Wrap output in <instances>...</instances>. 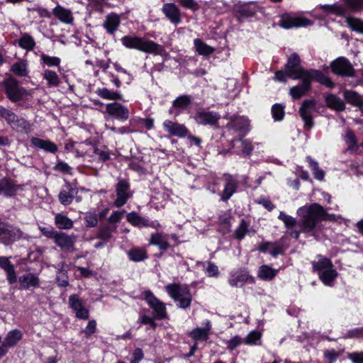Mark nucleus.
<instances>
[{"label": "nucleus", "mask_w": 363, "mask_h": 363, "mask_svg": "<svg viewBox=\"0 0 363 363\" xmlns=\"http://www.w3.org/2000/svg\"><path fill=\"white\" fill-rule=\"evenodd\" d=\"M220 118V114L215 111H197L194 116V119L197 123L211 126L216 125Z\"/></svg>", "instance_id": "20"}, {"label": "nucleus", "mask_w": 363, "mask_h": 363, "mask_svg": "<svg viewBox=\"0 0 363 363\" xmlns=\"http://www.w3.org/2000/svg\"><path fill=\"white\" fill-rule=\"evenodd\" d=\"M15 114L16 113L11 109H8L0 105V121L4 120L8 125L12 118H13V117H15Z\"/></svg>", "instance_id": "63"}, {"label": "nucleus", "mask_w": 363, "mask_h": 363, "mask_svg": "<svg viewBox=\"0 0 363 363\" xmlns=\"http://www.w3.org/2000/svg\"><path fill=\"white\" fill-rule=\"evenodd\" d=\"M237 140L241 142L242 154L245 156L251 155L254 150L252 141L250 139H244L242 136H239Z\"/></svg>", "instance_id": "60"}, {"label": "nucleus", "mask_w": 363, "mask_h": 363, "mask_svg": "<svg viewBox=\"0 0 363 363\" xmlns=\"http://www.w3.org/2000/svg\"><path fill=\"white\" fill-rule=\"evenodd\" d=\"M18 45L27 51L33 50L35 45L34 38L28 33H21V38L18 40Z\"/></svg>", "instance_id": "45"}, {"label": "nucleus", "mask_w": 363, "mask_h": 363, "mask_svg": "<svg viewBox=\"0 0 363 363\" xmlns=\"http://www.w3.org/2000/svg\"><path fill=\"white\" fill-rule=\"evenodd\" d=\"M233 216L230 211H225L218 218V232L223 235L231 232Z\"/></svg>", "instance_id": "26"}, {"label": "nucleus", "mask_w": 363, "mask_h": 363, "mask_svg": "<svg viewBox=\"0 0 363 363\" xmlns=\"http://www.w3.org/2000/svg\"><path fill=\"white\" fill-rule=\"evenodd\" d=\"M162 12L172 23L178 25L182 23L181 11L175 4H164L162 7Z\"/></svg>", "instance_id": "23"}, {"label": "nucleus", "mask_w": 363, "mask_h": 363, "mask_svg": "<svg viewBox=\"0 0 363 363\" xmlns=\"http://www.w3.org/2000/svg\"><path fill=\"white\" fill-rule=\"evenodd\" d=\"M278 272L267 264H263L259 268L258 277L264 281H271L277 276Z\"/></svg>", "instance_id": "47"}, {"label": "nucleus", "mask_w": 363, "mask_h": 363, "mask_svg": "<svg viewBox=\"0 0 363 363\" xmlns=\"http://www.w3.org/2000/svg\"><path fill=\"white\" fill-rule=\"evenodd\" d=\"M346 23H347L348 27L353 31H355L358 33L363 34V21L354 18V17H347L346 18Z\"/></svg>", "instance_id": "56"}, {"label": "nucleus", "mask_w": 363, "mask_h": 363, "mask_svg": "<svg viewBox=\"0 0 363 363\" xmlns=\"http://www.w3.org/2000/svg\"><path fill=\"white\" fill-rule=\"evenodd\" d=\"M297 214L301 218L299 226L303 233L313 232L320 222L331 220V218L334 217V215L328 213L326 210L318 203H312L298 208Z\"/></svg>", "instance_id": "1"}, {"label": "nucleus", "mask_w": 363, "mask_h": 363, "mask_svg": "<svg viewBox=\"0 0 363 363\" xmlns=\"http://www.w3.org/2000/svg\"><path fill=\"white\" fill-rule=\"evenodd\" d=\"M315 99H305L298 109V114L303 122V128L306 131H311L315 125L312 112L315 110Z\"/></svg>", "instance_id": "10"}, {"label": "nucleus", "mask_w": 363, "mask_h": 363, "mask_svg": "<svg viewBox=\"0 0 363 363\" xmlns=\"http://www.w3.org/2000/svg\"><path fill=\"white\" fill-rule=\"evenodd\" d=\"M228 283L232 287L242 288L247 284H255V278L250 274L248 268L242 267L230 272Z\"/></svg>", "instance_id": "7"}, {"label": "nucleus", "mask_w": 363, "mask_h": 363, "mask_svg": "<svg viewBox=\"0 0 363 363\" xmlns=\"http://www.w3.org/2000/svg\"><path fill=\"white\" fill-rule=\"evenodd\" d=\"M344 7L348 11L359 12L363 9V0H342Z\"/></svg>", "instance_id": "54"}, {"label": "nucleus", "mask_w": 363, "mask_h": 363, "mask_svg": "<svg viewBox=\"0 0 363 363\" xmlns=\"http://www.w3.org/2000/svg\"><path fill=\"white\" fill-rule=\"evenodd\" d=\"M18 186L15 184L11 179L4 177L0 179V195L4 197H13L16 195Z\"/></svg>", "instance_id": "27"}, {"label": "nucleus", "mask_w": 363, "mask_h": 363, "mask_svg": "<svg viewBox=\"0 0 363 363\" xmlns=\"http://www.w3.org/2000/svg\"><path fill=\"white\" fill-rule=\"evenodd\" d=\"M257 6L252 3L238 5L235 10V17L239 23H242L255 16Z\"/></svg>", "instance_id": "17"}, {"label": "nucleus", "mask_w": 363, "mask_h": 363, "mask_svg": "<svg viewBox=\"0 0 363 363\" xmlns=\"http://www.w3.org/2000/svg\"><path fill=\"white\" fill-rule=\"evenodd\" d=\"M330 68L332 72L337 76L352 77L355 74L352 65L345 57H339L332 61Z\"/></svg>", "instance_id": "13"}, {"label": "nucleus", "mask_w": 363, "mask_h": 363, "mask_svg": "<svg viewBox=\"0 0 363 363\" xmlns=\"http://www.w3.org/2000/svg\"><path fill=\"white\" fill-rule=\"evenodd\" d=\"M43 78L46 80L48 87H57L61 82L58 74L55 71L48 69L44 70Z\"/></svg>", "instance_id": "48"}, {"label": "nucleus", "mask_w": 363, "mask_h": 363, "mask_svg": "<svg viewBox=\"0 0 363 363\" xmlns=\"http://www.w3.org/2000/svg\"><path fill=\"white\" fill-rule=\"evenodd\" d=\"M78 193L77 185L66 181L58 194V200L62 205L65 206L71 204L74 198L77 202H79L82 201V197L77 196Z\"/></svg>", "instance_id": "14"}, {"label": "nucleus", "mask_w": 363, "mask_h": 363, "mask_svg": "<svg viewBox=\"0 0 363 363\" xmlns=\"http://www.w3.org/2000/svg\"><path fill=\"white\" fill-rule=\"evenodd\" d=\"M194 45L196 51L200 55L207 57L215 52L214 48L208 45L200 38H195L194 40Z\"/></svg>", "instance_id": "43"}, {"label": "nucleus", "mask_w": 363, "mask_h": 363, "mask_svg": "<svg viewBox=\"0 0 363 363\" xmlns=\"http://www.w3.org/2000/svg\"><path fill=\"white\" fill-rule=\"evenodd\" d=\"M126 220L133 226L141 228H146L147 218L142 217L137 212L132 211L126 215Z\"/></svg>", "instance_id": "46"}, {"label": "nucleus", "mask_w": 363, "mask_h": 363, "mask_svg": "<svg viewBox=\"0 0 363 363\" xmlns=\"http://www.w3.org/2000/svg\"><path fill=\"white\" fill-rule=\"evenodd\" d=\"M211 329L210 323L208 322L205 328L197 327L189 333V336L194 341H206L208 339L209 330Z\"/></svg>", "instance_id": "40"}, {"label": "nucleus", "mask_w": 363, "mask_h": 363, "mask_svg": "<svg viewBox=\"0 0 363 363\" xmlns=\"http://www.w3.org/2000/svg\"><path fill=\"white\" fill-rule=\"evenodd\" d=\"M278 219L284 223L288 230H292L297 224V220L295 218L286 214L284 211H280Z\"/></svg>", "instance_id": "59"}, {"label": "nucleus", "mask_w": 363, "mask_h": 363, "mask_svg": "<svg viewBox=\"0 0 363 363\" xmlns=\"http://www.w3.org/2000/svg\"><path fill=\"white\" fill-rule=\"evenodd\" d=\"M144 298L148 306L152 309L154 318L156 320H164L167 318L165 304L161 301L150 290L143 292Z\"/></svg>", "instance_id": "11"}, {"label": "nucleus", "mask_w": 363, "mask_h": 363, "mask_svg": "<svg viewBox=\"0 0 363 363\" xmlns=\"http://www.w3.org/2000/svg\"><path fill=\"white\" fill-rule=\"evenodd\" d=\"M1 85L7 99L12 103L26 100L30 96L29 91L21 86L19 82L13 77L5 78Z\"/></svg>", "instance_id": "4"}, {"label": "nucleus", "mask_w": 363, "mask_h": 363, "mask_svg": "<svg viewBox=\"0 0 363 363\" xmlns=\"http://www.w3.org/2000/svg\"><path fill=\"white\" fill-rule=\"evenodd\" d=\"M31 145L43 150L47 152L56 153L58 151L57 145L50 140H43L37 137H33L30 139Z\"/></svg>", "instance_id": "29"}, {"label": "nucleus", "mask_w": 363, "mask_h": 363, "mask_svg": "<svg viewBox=\"0 0 363 363\" xmlns=\"http://www.w3.org/2000/svg\"><path fill=\"white\" fill-rule=\"evenodd\" d=\"M0 267L6 273V278L10 284L16 282L17 277L14 265L6 257H0Z\"/></svg>", "instance_id": "30"}, {"label": "nucleus", "mask_w": 363, "mask_h": 363, "mask_svg": "<svg viewBox=\"0 0 363 363\" xmlns=\"http://www.w3.org/2000/svg\"><path fill=\"white\" fill-rule=\"evenodd\" d=\"M298 80H301V83L292 86L289 89V94L294 100H298L307 95L312 89L311 81L313 80L330 89L335 87V83L331 78L324 74L322 72H317V74H311L310 77H303L298 79Z\"/></svg>", "instance_id": "3"}, {"label": "nucleus", "mask_w": 363, "mask_h": 363, "mask_svg": "<svg viewBox=\"0 0 363 363\" xmlns=\"http://www.w3.org/2000/svg\"><path fill=\"white\" fill-rule=\"evenodd\" d=\"M96 94L101 98L106 100L113 101V102L118 101H125L123 95L120 91L110 90L105 87L98 88L96 90Z\"/></svg>", "instance_id": "35"}, {"label": "nucleus", "mask_w": 363, "mask_h": 363, "mask_svg": "<svg viewBox=\"0 0 363 363\" xmlns=\"http://www.w3.org/2000/svg\"><path fill=\"white\" fill-rule=\"evenodd\" d=\"M55 224L60 230H69L73 228V221L67 216L57 213L55 216Z\"/></svg>", "instance_id": "49"}, {"label": "nucleus", "mask_w": 363, "mask_h": 363, "mask_svg": "<svg viewBox=\"0 0 363 363\" xmlns=\"http://www.w3.org/2000/svg\"><path fill=\"white\" fill-rule=\"evenodd\" d=\"M121 23L120 15L115 12H111L105 16L102 27L107 34L114 36L121 26Z\"/></svg>", "instance_id": "21"}, {"label": "nucleus", "mask_w": 363, "mask_h": 363, "mask_svg": "<svg viewBox=\"0 0 363 363\" xmlns=\"http://www.w3.org/2000/svg\"><path fill=\"white\" fill-rule=\"evenodd\" d=\"M10 72L18 77H28L29 70L27 61L25 60L19 59L17 62H14L11 66Z\"/></svg>", "instance_id": "39"}, {"label": "nucleus", "mask_w": 363, "mask_h": 363, "mask_svg": "<svg viewBox=\"0 0 363 363\" xmlns=\"http://www.w3.org/2000/svg\"><path fill=\"white\" fill-rule=\"evenodd\" d=\"M121 42L127 49H134L147 54L162 56L165 52L163 45L135 35H124L121 38Z\"/></svg>", "instance_id": "2"}, {"label": "nucleus", "mask_w": 363, "mask_h": 363, "mask_svg": "<svg viewBox=\"0 0 363 363\" xmlns=\"http://www.w3.org/2000/svg\"><path fill=\"white\" fill-rule=\"evenodd\" d=\"M249 225L250 223L245 219H242L238 228L235 229L233 233V237L238 241L242 240L245 235L249 233Z\"/></svg>", "instance_id": "51"}, {"label": "nucleus", "mask_w": 363, "mask_h": 363, "mask_svg": "<svg viewBox=\"0 0 363 363\" xmlns=\"http://www.w3.org/2000/svg\"><path fill=\"white\" fill-rule=\"evenodd\" d=\"M117 225H106L99 228L97 238L104 242H109L113 238V233L116 230Z\"/></svg>", "instance_id": "44"}, {"label": "nucleus", "mask_w": 363, "mask_h": 363, "mask_svg": "<svg viewBox=\"0 0 363 363\" xmlns=\"http://www.w3.org/2000/svg\"><path fill=\"white\" fill-rule=\"evenodd\" d=\"M23 337V333L18 329H13L9 331L4 341L1 344L0 353L4 354V357L8 353L9 349L14 347Z\"/></svg>", "instance_id": "19"}, {"label": "nucleus", "mask_w": 363, "mask_h": 363, "mask_svg": "<svg viewBox=\"0 0 363 363\" xmlns=\"http://www.w3.org/2000/svg\"><path fill=\"white\" fill-rule=\"evenodd\" d=\"M231 128L245 137L250 130V121L244 117L238 118L231 121Z\"/></svg>", "instance_id": "32"}, {"label": "nucleus", "mask_w": 363, "mask_h": 363, "mask_svg": "<svg viewBox=\"0 0 363 363\" xmlns=\"http://www.w3.org/2000/svg\"><path fill=\"white\" fill-rule=\"evenodd\" d=\"M52 14L61 22L66 24H72L74 17L70 10L60 5L56 6L52 10Z\"/></svg>", "instance_id": "34"}, {"label": "nucleus", "mask_w": 363, "mask_h": 363, "mask_svg": "<svg viewBox=\"0 0 363 363\" xmlns=\"http://www.w3.org/2000/svg\"><path fill=\"white\" fill-rule=\"evenodd\" d=\"M306 162L308 163V166L313 172L314 178L318 181L323 180L325 177V172L319 168V165L317 161L313 160L311 156L306 157Z\"/></svg>", "instance_id": "50"}, {"label": "nucleus", "mask_w": 363, "mask_h": 363, "mask_svg": "<svg viewBox=\"0 0 363 363\" xmlns=\"http://www.w3.org/2000/svg\"><path fill=\"white\" fill-rule=\"evenodd\" d=\"M262 337V334L260 331L254 330L247 334L243 342L247 345H260Z\"/></svg>", "instance_id": "53"}, {"label": "nucleus", "mask_w": 363, "mask_h": 363, "mask_svg": "<svg viewBox=\"0 0 363 363\" xmlns=\"http://www.w3.org/2000/svg\"><path fill=\"white\" fill-rule=\"evenodd\" d=\"M104 113L107 114L109 118L120 122L126 121L130 116L129 109L118 101L106 104Z\"/></svg>", "instance_id": "15"}, {"label": "nucleus", "mask_w": 363, "mask_h": 363, "mask_svg": "<svg viewBox=\"0 0 363 363\" xmlns=\"http://www.w3.org/2000/svg\"><path fill=\"white\" fill-rule=\"evenodd\" d=\"M285 106L282 104H274L272 106L271 113L274 121H281L285 116Z\"/></svg>", "instance_id": "57"}, {"label": "nucleus", "mask_w": 363, "mask_h": 363, "mask_svg": "<svg viewBox=\"0 0 363 363\" xmlns=\"http://www.w3.org/2000/svg\"><path fill=\"white\" fill-rule=\"evenodd\" d=\"M10 128L16 133L29 134L31 130L30 123L23 117L15 114V117L8 124Z\"/></svg>", "instance_id": "25"}, {"label": "nucleus", "mask_w": 363, "mask_h": 363, "mask_svg": "<svg viewBox=\"0 0 363 363\" xmlns=\"http://www.w3.org/2000/svg\"><path fill=\"white\" fill-rule=\"evenodd\" d=\"M338 277V272L333 267L328 268L323 272H320L318 274V278L320 281L327 286L332 287L335 284V279Z\"/></svg>", "instance_id": "36"}, {"label": "nucleus", "mask_w": 363, "mask_h": 363, "mask_svg": "<svg viewBox=\"0 0 363 363\" xmlns=\"http://www.w3.org/2000/svg\"><path fill=\"white\" fill-rule=\"evenodd\" d=\"M127 255L128 259L135 262H140L148 258L147 250L139 247H132L128 251Z\"/></svg>", "instance_id": "41"}, {"label": "nucleus", "mask_w": 363, "mask_h": 363, "mask_svg": "<svg viewBox=\"0 0 363 363\" xmlns=\"http://www.w3.org/2000/svg\"><path fill=\"white\" fill-rule=\"evenodd\" d=\"M326 106L336 111H344L346 108L345 104L339 96L333 94H328L325 96Z\"/></svg>", "instance_id": "33"}, {"label": "nucleus", "mask_w": 363, "mask_h": 363, "mask_svg": "<svg viewBox=\"0 0 363 363\" xmlns=\"http://www.w3.org/2000/svg\"><path fill=\"white\" fill-rule=\"evenodd\" d=\"M320 8L326 14H335L337 16H345L347 15L346 9L342 4H324L320 5Z\"/></svg>", "instance_id": "42"}, {"label": "nucleus", "mask_w": 363, "mask_h": 363, "mask_svg": "<svg viewBox=\"0 0 363 363\" xmlns=\"http://www.w3.org/2000/svg\"><path fill=\"white\" fill-rule=\"evenodd\" d=\"M318 260H313L311 262L312 265V272L318 273V275L320 272H323L328 268L333 267L332 260L322 255H318L316 256Z\"/></svg>", "instance_id": "31"}, {"label": "nucleus", "mask_w": 363, "mask_h": 363, "mask_svg": "<svg viewBox=\"0 0 363 363\" xmlns=\"http://www.w3.org/2000/svg\"><path fill=\"white\" fill-rule=\"evenodd\" d=\"M54 241L59 247L67 250L73 249L75 242L72 236L61 231L59 232Z\"/></svg>", "instance_id": "38"}, {"label": "nucleus", "mask_w": 363, "mask_h": 363, "mask_svg": "<svg viewBox=\"0 0 363 363\" xmlns=\"http://www.w3.org/2000/svg\"><path fill=\"white\" fill-rule=\"evenodd\" d=\"M84 221L86 228L96 227L99 223L98 216L95 212H87L84 218Z\"/></svg>", "instance_id": "61"}, {"label": "nucleus", "mask_w": 363, "mask_h": 363, "mask_svg": "<svg viewBox=\"0 0 363 363\" xmlns=\"http://www.w3.org/2000/svg\"><path fill=\"white\" fill-rule=\"evenodd\" d=\"M41 233L48 238L55 240L60 231H57L52 226H45L39 228Z\"/></svg>", "instance_id": "64"}, {"label": "nucleus", "mask_w": 363, "mask_h": 363, "mask_svg": "<svg viewBox=\"0 0 363 363\" xmlns=\"http://www.w3.org/2000/svg\"><path fill=\"white\" fill-rule=\"evenodd\" d=\"M40 64L42 65H46L49 67H57L60 68V65L61 63V59L58 57L55 56H50L45 53H42L40 55Z\"/></svg>", "instance_id": "55"}, {"label": "nucleus", "mask_w": 363, "mask_h": 363, "mask_svg": "<svg viewBox=\"0 0 363 363\" xmlns=\"http://www.w3.org/2000/svg\"><path fill=\"white\" fill-rule=\"evenodd\" d=\"M301 60L296 52L292 53L288 58L284 66L286 69L287 77L290 79L298 80L303 77H310L311 74H317L320 71L315 69H306L301 66Z\"/></svg>", "instance_id": "6"}, {"label": "nucleus", "mask_w": 363, "mask_h": 363, "mask_svg": "<svg viewBox=\"0 0 363 363\" xmlns=\"http://www.w3.org/2000/svg\"><path fill=\"white\" fill-rule=\"evenodd\" d=\"M23 231L8 222H0V242L11 245L23 238Z\"/></svg>", "instance_id": "8"}, {"label": "nucleus", "mask_w": 363, "mask_h": 363, "mask_svg": "<svg viewBox=\"0 0 363 363\" xmlns=\"http://www.w3.org/2000/svg\"><path fill=\"white\" fill-rule=\"evenodd\" d=\"M313 24V21L306 17L294 16L289 13H284L280 16L278 25L286 29L298 28L301 27H307Z\"/></svg>", "instance_id": "12"}, {"label": "nucleus", "mask_w": 363, "mask_h": 363, "mask_svg": "<svg viewBox=\"0 0 363 363\" xmlns=\"http://www.w3.org/2000/svg\"><path fill=\"white\" fill-rule=\"evenodd\" d=\"M93 153L98 156L97 161L99 162H105L111 160L110 152L106 146H104L103 149L97 146H94L93 148Z\"/></svg>", "instance_id": "58"}, {"label": "nucleus", "mask_w": 363, "mask_h": 363, "mask_svg": "<svg viewBox=\"0 0 363 363\" xmlns=\"http://www.w3.org/2000/svg\"><path fill=\"white\" fill-rule=\"evenodd\" d=\"M271 247L272 250L269 251V254L273 257H277L278 255H282L285 253L284 247L279 241L272 242Z\"/></svg>", "instance_id": "62"}, {"label": "nucleus", "mask_w": 363, "mask_h": 363, "mask_svg": "<svg viewBox=\"0 0 363 363\" xmlns=\"http://www.w3.org/2000/svg\"><path fill=\"white\" fill-rule=\"evenodd\" d=\"M18 282L21 289H28L30 287L38 288L40 286V279L34 273H26L20 276Z\"/></svg>", "instance_id": "28"}, {"label": "nucleus", "mask_w": 363, "mask_h": 363, "mask_svg": "<svg viewBox=\"0 0 363 363\" xmlns=\"http://www.w3.org/2000/svg\"><path fill=\"white\" fill-rule=\"evenodd\" d=\"M68 303L69 308L75 312V317L79 320H87L89 318V311L84 305L83 301L77 294L69 296Z\"/></svg>", "instance_id": "16"}, {"label": "nucleus", "mask_w": 363, "mask_h": 363, "mask_svg": "<svg viewBox=\"0 0 363 363\" xmlns=\"http://www.w3.org/2000/svg\"><path fill=\"white\" fill-rule=\"evenodd\" d=\"M343 97L345 101L352 105L353 106H357L362 100L361 95L355 91L345 89L343 91Z\"/></svg>", "instance_id": "52"}, {"label": "nucleus", "mask_w": 363, "mask_h": 363, "mask_svg": "<svg viewBox=\"0 0 363 363\" xmlns=\"http://www.w3.org/2000/svg\"><path fill=\"white\" fill-rule=\"evenodd\" d=\"M169 235L164 234L163 233H152L149 239V245H153L158 247L160 255L158 257H161L162 254L170 248V244L168 242Z\"/></svg>", "instance_id": "24"}, {"label": "nucleus", "mask_w": 363, "mask_h": 363, "mask_svg": "<svg viewBox=\"0 0 363 363\" xmlns=\"http://www.w3.org/2000/svg\"><path fill=\"white\" fill-rule=\"evenodd\" d=\"M165 289L169 296L174 301L179 303L178 306L179 308L186 309L190 307L192 295L189 285L172 283L167 284Z\"/></svg>", "instance_id": "5"}, {"label": "nucleus", "mask_w": 363, "mask_h": 363, "mask_svg": "<svg viewBox=\"0 0 363 363\" xmlns=\"http://www.w3.org/2000/svg\"><path fill=\"white\" fill-rule=\"evenodd\" d=\"M162 127L164 130L169 134V136L184 138L189 133V130L184 124L173 122L169 119L163 122Z\"/></svg>", "instance_id": "18"}, {"label": "nucleus", "mask_w": 363, "mask_h": 363, "mask_svg": "<svg viewBox=\"0 0 363 363\" xmlns=\"http://www.w3.org/2000/svg\"><path fill=\"white\" fill-rule=\"evenodd\" d=\"M193 97L191 95L183 94L177 97L172 102V107L178 112L176 115H179L182 111L187 109L191 104Z\"/></svg>", "instance_id": "37"}, {"label": "nucleus", "mask_w": 363, "mask_h": 363, "mask_svg": "<svg viewBox=\"0 0 363 363\" xmlns=\"http://www.w3.org/2000/svg\"><path fill=\"white\" fill-rule=\"evenodd\" d=\"M116 199L113 204L116 208L123 206L133 196V191L131 190L130 183L126 179L119 178L116 186Z\"/></svg>", "instance_id": "9"}, {"label": "nucleus", "mask_w": 363, "mask_h": 363, "mask_svg": "<svg viewBox=\"0 0 363 363\" xmlns=\"http://www.w3.org/2000/svg\"><path fill=\"white\" fill-rule=\"evenodd\" d=\"M225 177L224 189L220 194V200L227 202L237 192L238 182L231 174H225Z\"/></svg>", "instance_id": "22"}]
</instances>
